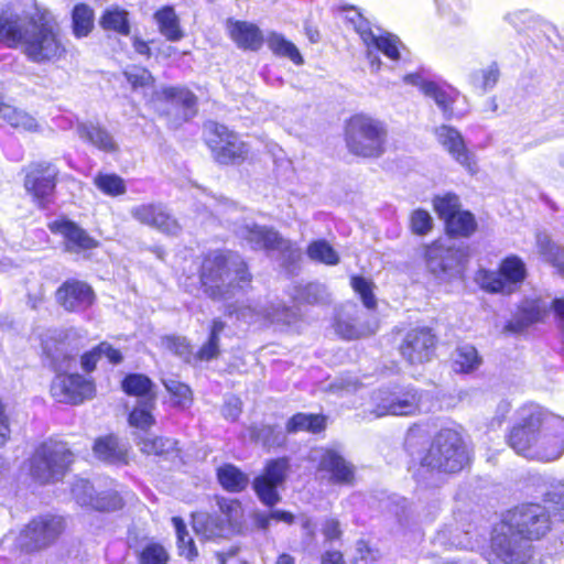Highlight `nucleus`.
Instances as JSON below:
<instances>
[{
	"mask_svg": "<svg viewBox=\"0 0 564 564\" xmlns=\"http://www.w3.org/2000/svg\"><path fill=\"white\" fill-rule=\"evenodd\" d=\"M79 334L69 329H47L41 336L43 354L56 377L51 384V394L57 401L68 404H79L95 397L96 388L93 381L80 375H63L75 361L79 347Z\"/></svg>",
	"mask_w": 564,
	"mask_h": 564,
	"instance_id": "nucleus-1",
	"label": "nucleus"
},
{
	"mask_svg": "<svg viewBox=\"0 0 564 564\" xmlns=\"http://www.w3.org/2000/svg\"><path fill=\"white\" fill-rule=\"evenodd\" d=\"M199 280L203 292L214 301H228L251 281L243 259L234 252L213 251L200 267Z\"/></svg>",
	"mask_w": 564,
	"mask_h": 564,
	"instance_id": "nucleus-2",
	"label": "nucleus"
},
{
	"mask_svg": "<svg viewBox=\"0 0 564 564\" xmlns=\"http://www.w3.org/2000/svg\"><path fill=\"white\" fill-rule=\"evenodd\" d=\"M547 411L531 404L520 411V423L509 434V445L520 455L531 459L552 462L564 453V419H552L555 426L561 429L557 443L544 447L539 443L540 430L543 429Z\"/></svg>",
	"mask_w": 564,
	"mask_h": 564,
	"instance_id": "nucleus-3",
	"label": "nucleus"
},
{
	"mask_svg": "<svg viewBox=\"0 0 564 564\" xmlns=\"http://www.w3.org/2000/svg\"><path fill=\"white\" fill-rule=\"evenodd\" d=\"M20 46L34 63L54 62L66 53L58 23L47 9L37 7L28 20Z\"/></svg>",
	"mask_w": 564,
	"mask_h": 564,
	"instance_id": "nucleus-4",
	"label": "nucleus"
},
{
	"mask_svg": "<svg viewBox=\"0 0 564 564\" xmlns=\"http://www.w3.org/2000/svg\"><path fill=\"white\" fill-rule=\"evenodd\" d=\"M351 286L362 300L368 311L360 308L357 304L347 303L343 305L337 314L335 330L346 339H358L372 335L378 329V321L370 310L376 308L377 301L372 292V283L362 276H354Z\"/></svg>",
	"mask_w": 564,
	"mask_h": 564,
	"instance_id": "nucleus-5",
	"label": "nucleus"
},
{
	"mask_svg": "<svg viewBox=\"0 0 564 564\" xmlns=\"http://www.w3.org/2000/svg\"><path fill=\"white\" fill-rule=\"evenodd\" d=\"M468 462L459 434L446 429L440 431L427 452L421 457V467L440 473H457Z\"/></svg>",
	"mask_w": 564,
	"mask_h": 564,
	"instance_id": "nucleus-6",
	"label": "nucleus"
},
{
	"mask_svg": "<svg viewBox=\"0 0 564 564\" xmlns=\"http://www.w3.org/2000/svg\"><path fill=\"white\" fill-rule=\"evenodd\" d=\"M387 128L383 122L365 115L350 118L346 127V144L350 153L362 158H379L384 152Z\"/></svg>",
	"mask_w": 564,
	"mask_h": 564,
	"instance_id": "nucleus-7",
	"label": "nucleus"
},
{
	"mask_svg": "<svg viewBox=\"0 0 564 564\" xmlns=\"http://www.w3.org/2000/svg\"><path fill=\"white\" fill-rule=\"evenodd\" d=\"M72 463V453L63 442L42 443L30 458V475L40 484L58 481Z\"/></svg>",
	"mask_w": 564,
	"mask_h": 564,
	"instance_id": "nucleus-8",
	"label": "nucleus"
},
{
	"mask_svg": "<svg viewBox=\"0 0 564 564\" xmlns=\"http://www.w3.org/2000/svg\"><path fill=\"white\" fill-rule=\"evenodd\" d=\"M205 138L213 159L219 164L236 165L248 159V144L224 124L214 121L207 122Z\"/></svg>",
	"mask_w": 564,
	"mask_h": 564,
	"instance_id": "nucleus-9",
	"label": "nucleus"
},
{
	"mask_svg": "<svg viewBox=\"0 0 564 564\" xmlns=\"http://www.w3.org/2000/svg\"><path fill=\"white\" fill-rule=\"evenodd\" d=\"M527 275L524 261L519 256L510 254L500 262L497 271L481 270L477 279L488 292L510 294L521 286Z\"/></svg>",
	"mask_w": 564,
	"mask_h": 564,
	"instance_id": "nucleus-10",
	"label": "nucleus"
},
{
	"mask_svg": "<svg viewBox=\"0 0 564 564\" xmlns=\"http://www.w3.org/2000/svg\"><path fill=\"white\" fill-rule=\"evenodd\" d=\"M492 550L503 564H527L532 558V544L506 521L496 529Z\"/></svg>",
	"mask_w": 564,
	"mask_h": 564,
	"instance_id": "nucleus-11",
	"label": "nucleus"
},
{
	"mask_svg": "<svg viewBox=\"0 0 564 564\" xmlns=\"http://www.w3.org/2000/svg\"><path fill=\"white\" fill-rule=\"evenodd\" d=\"M65 529L62 517L45 514L31 520L21 531L20 546L26 552L41 551L57 541Z\"/></svg>",
	"mask_w": 564,
	"mask_h": 564,
	"instance_id": "nucleus-12",
	"label": "nucleus"
},
{
	"mask_svg": "<svg viewBox=\"0 0 564 564\" xmlns=\"http://www.w3.org/2000/svg\"><path fill=\"white\" fill-rule=\"evenodd\" d=\"M503 521L531 542L544 536L551 529L550 514L536 503L523 505L509 511Z\"/></svg>",
	"mask_w": 564,
	"mask_h": 564,
	"instance_id": "nucleus-13",
	"label": "nucleus"
},
{
	"mask_svg": "<svg viewBox=\"0 0 564 564\" xmlns=\"http://www.w3.org/2000/svg\"><path fill=\"white\" fill-rule=\"evenodd\" d=\"M355 23V29L357 33L360 35L362 42L368 48V58L370 61L371 67L377 72L380 68L381 61L375 54L373 51H378L383 53L387 57L397 61L400 57L399 47L401 45L400 40L388 32L384 33H376L370 28L369 22L364 20L360 14L357 17V21L352 20Z\"/></svg>",
	"mask_w": 564,
	"mask_h": 564,
	"instance_id": "nucleus-14",
	"label": "nucleus"
},
{
	"mask_svg": "<svg viewBox=\"0 0 564 564\" xmlns=\"http://www.w3.org/2000/svg\"><path fill=\"white\" fill-rule=\"evenodd\" d=\"M289 469L288 458L273 459L267 464L263 474L254 478L252 487L263 505L273 507L280 501L278 488L284 484Z\"/></svg>",
	"mask_w": 564,
	"mask_h": 564,
	"instance_id": "nucleus-15",
	"label": "nucleus"
},
{
	"mask_svg": "<svg viewBox=\"0 0 564 564\" xmlns=\"http://www.w3.org/2000/svg\"><path fill=\"white\" fill-rule=\"evenodd\" d=\"M373 400L377 417L384 415H413L419 411L420 394L413 388L400 391H379Z\"/></svg>",
	"mask_w": 564,
	"mask_h": 564,
	"instance_id": "nucleus-16",
	"label": "nucleus"
},
{
	"mask_svg": "<svg viewBox=\"0 0 564 564\" xmlns=\"http://www.w3.org/2000/svg\"><path fill=\"white\" fill-rule=\"evenodd\" d=\"M58 170L50 163L35 165L24 181V187L40 208H46L53 200Z\"/></svg>",
	"mask_w": 564,
	"mask_h": 564,
	"instance_id": "nucleus-17",
	"label": "nucleus"
},
{
	"mask_svg": "<svg viewBox=\"0 0 564 564\" xmlns=\"http://www.w3.org/2000/svg\"><path fill=\"white\" fill-rule=\"evenodd\" d=\"M130 215L140 224L166 235H177L181 231L177 220L161 204L148 203L133 206Z\"/></svg>",
	"mask_w": 564,
	"mask_h": 564,
	"instance_id": "nucleus-18",
	"label": "nucleus"
},
{
	"mask_svg": "<svg viewBox=\"0 0 564 564\" xmlns=\"http://www.w3.org/2000/svg\"><path fill=\"white\" fill-rule=\"evenodd\" d=\"M56 302L67 312H83L95 301L91 286L80 280L68 279L56 290Z\"/></svg>",
	"mask_w": 564,
	"mask_h": 564,
	"instance_id": "nucleus-19",
	"label": "nucleus"
},
{
	"mask_svg": "<svg viewBox=\"0 0 564 564\" xmlns=\"http://www.w3.org/2000/svg\"><path fill=\"white\" fill-rule=\"evenodd\" d=\"M435 348V337L427 328L410 330L401 346L402 357L411 365L423 364L431 360Z\"/></svg>",
	"mask_w": 564,
	"mask_h": 564,
	"instance_id": "nucleus-20",
	"label": "nucleus"
},
{
	"mask_svg": "<svg viewBox=\"0 0 564 564\" xmlns=\"http://www.w3.org/2000/svg\"><path fill=\"white\" fill-rule=\"evenodd\" d=\"M317 471L325 473L328 481L337 485L351 486L355 481V466L332 448L319 452Z\"/></svg>",
	"mask_w": 564,
	"mask_h": 564,
	"instance_id": "nucleus-21",
	"label": "nucleus"
},
{
	"mask_svg": "<svg viewBox=\"0 0 564 564\" xmlns=\"http://www.w3.org/2000/svg\"><path fill=\"white\" fill-rule=\"evenodd\" d=\"M236 234L254 250H284L289 245V242L272 228L259 226L254 223L240 225Z\"/></svg>",
	"mask_w": 564,
	"mask_h": 564,
	"instance_id": "nucleus-22",
	"label": "nucleus"
},
{
	"mask_svg": "<svg viewBox=\"0 0 564 564\" xmlns=\"http://www.w3.org/2000/svg\"><path fill=\"white\" fill-rule=\"evenodd\" d=\"M226 313L229 316L236 315L238 319L247 323H254L263 318L271 323L291 324L295 319L294 312L280 304L272 305L267 310H258L250 305L241 306L239 308L228 305L226 307Z\"/></svg>",
	"mask_w": 564,
	"mask_h": 564,
	"instance_id": "nucleus-23",
	"label": "nucleus"
},
{
	"mask_svg": "<svg viewBox=\"0 0 564 564\" xmlns=\"http://www.w3.org/2000/svg\"><path fill=\"white\" fill-rule=\"evenodd\" d=\"M438 142L460 165L470 173H476L477 166L473 154L467 150L459 131L449 126H441L435 131Z\"/></svg>",
	"mask_w": 564,
	"mask_h": 564,
	"instance_id": "nucleus-24",
	"label": "nucleus"
},
{
	"mask_svg": "<svg viewBox=\"0 0 564 564\" xmlns=\"http://www.w3.org/2000/svg\"><path fill=\"white\" fill-rule=\"evenodd\" d=\"M93 486L85 480L73 488V495L82 506H91L101 511H115L122 507V499L116 491H107L94 497Z\"/></svg>",
	"mask_w": 564,
	"mask_h": 564,
	"instance_id": "nucleus-25",
	"label": "nucleus"
},
{
	"mask_svg": "<svg viewBox=\"0 0 564 564\" xmlns=\"http://www.w3.org/2000/svg\"><path fill=\"white\" fill-rule=\"evenodd\" d=\"M425 259L429 270L440 279L454 274L460 263L457 251L437 245L426 249Z\"/></svg>",
	"mask_w": 564,
	"mask_h": 564,
	"instance_id": "nucleus-26",
	"label": "nucleus"
},
{
	"mask_svg": "<svg viewBox=\"0 0 564 564\" xmlns=\"http://www.w3.org/2000/svg\"><path fill=\"white\" fill-rule=\"evenodd\" d=\"M48 227L53 232L61 234L65 238L67 251L79 252L97 247V241L73 221L56 220Z\"/></svg>",
	"mask_w": 564,
	"mask_h": 564,
	"instance_id": "nucleus-27",
	"label": "nucleus"
},
{
	"mask_svg": "<svg viewBox=\"0 0 564 564\" xmlns=\"http://www.w3.org/2000/svg\"><path fill=\"white\" fill-rule=\"evenodd\" d=\"M421 91L434 100L445 119L458 118L465 115L464 110H458L454 106L459 99V93L455 88L440 86L432 82L422 83Z\"/></svg>",
	"mask_w": 564,
	"mask_h": 564,
	"instance_id": "nucleus-28",
	"label": "nucleus"
},
{
	"mask_svg": "<svg viewBox=\"0 0 564 564\" xmlns=\"http://www.w3.org/2000/svg\"><path fill=\"white\" fill-rule=\"evenodd\" d=\"M32 13L23 18L11 10L0 11V42L8 46H18L21 44L24 30L28 28V20Z\"/></svg>",
	"mask_w": 564,
	"mask_h": 564,
	"instance_id": "nucleus-29",
	"label": "nucleus"
},
{
	"mask_svg": "<svg viewBox=\"0 0 564 564\" xmlns=\"http://www.w3.org/2000/svg\"><path fill=\"white\" fill-rule=\"evenodd\" d=\"M193 529L198 536L205 540L225 538L230 532V528L224 518L205 512L193 514Z\"/></svg>",
	"mask_w": 564,
	"mask_h": 564,
	"instance_id": "nucleus-30",
	"label": "nucleus"
},
{
	"mask_svg": "<svg viewBox=\"0 0 564 564\" xmlns=\"http://www.w3.org/2000/svg\"><path fill=\"white\" fill-rule=\"evenodd\" d=\"M227 29L232 41L241 48L256 51L262 44V34L252 23L229 19L227 21Z\"/></svg>",
	"mask_w": 564,
	"mask_h": 564,
	"instance_id": "nucleus-31",
	"label": "nucleus"
},
{
	"mask_svg": "<svg viewBox=\"0 0 564 564\" xmlns=\"http://www.w3.org/2000/svg\"><path fill=\"white\" fill-rule=\"evenodd\" d=\"M164 99L174 106L181 107L182 112L177 119V124L188 121L197 113V98L186 88L165 87L161 91Z\"/></svg>",
	"mask_w": 564,
	"mask_h": 564,
	"instance_id": "nucleus-32",
	"label": "nucleus"
},
{
	"mask_svg": "<svg viewBox=\"0 0 564 564\" xmlns=\"http://www.w3.org/2000/svg\"><path fill=\"white\" fill-rule=\"evenodd\" d=\"M78 137L106 152L116 151L117 144L111 134L104 128L94 123H79L76 128Z\"/></svg>",
	"mask_w": 564,
	"mask_h": 564,
	"instance_id": "nucleus-33",
	"label": "nucleus"
},
{
	"mask_svg": "<svg viewBox=\"0 0 564 564\" xmlns=\"http://www.w3.org/2000/svg\"><path fill=\"white\" fill-rule=\"evenodd\" d=\"M154 20L160 33L171 42H177L184 37V31L180 25V19L171 6H165L154 13Z\"/></svg>",
	"mask_w": 564,
	"mask_h": 564,
	"instance_id": "nucleus-34",
	"label": "nucleus"
},
{
	"mask_svg": "<svg viewBox=\"0 0 564 564\" xmlns=\"http://www.w3.org/2000/svg\"><path fill=\"white\" fill-rule=\"evenodd\" d=\"M94 453L97 458L111 464L127 462V449L121 446L115 436H105L96 440Z\"/></svg>",
	"mask_w": 564,
	"mask_h": 564,
	"instance_id": "nucleus-35",
	"label": "nucleus"
},
{
	"mask_svg": "<svg viewBox=\"0 0 564 564\" xmlns=\"http://www.w3.org/2000/svg\"><path fill=\"white\" fill-rule=\"evenodd\" d=\"M155 397H148L147 399H138L137 405L129 415L130 425L142 431L148 430L155 423L152 414L155 409Z\"/></svg>",
	"mask_w": 564,
	"mask_h": 564,
	"instance_id": "nucleus-36",
	"label": "nucleus"
},
{
	"mask_svg": "<svg viewBox=\"0 0 564 564\" xmlns=\"http://www.w3.org/2000/svg\"><path fill=\"white\" fill-rule=\"evenodd\" d=\"M217 477L223 488L232 492L243 490L249 482L248 476L230 464L219 467Z\"/></svg>",
	"mask_w": 564,
	"mask_h": 564,
	"instance_id": "nucleus-37",
	"label": "nucleus"
},
{
	"mask_svg": "<svg viewBox=\"0 0 564 564\" xmlns=\"http://www.w3.org/2000/svg\"><path fill=\"white\" fill-rule=\"evenodd\" d=\"M481 358L471 345L459 346L454 354L453 368L456 372L469 373L478 369Z\"/></svg>",
	"mask_w": 564,
	"mask_h": 564,
	"instance_id": "nucleus-38",
	"label": "nucleus"
},
{
	"mask_svg": "<svg viewBox=\"0 0 564 564\" xmlns=\"http://www.w3.org/2000/svg\"><path fill=\"white\" fill-rule=\"evenodd\" d=\"M0 117L10 126L25 131H35L37 122L28 112L2 102L0 105Z\"/></svg>",
	"mask_w": 564,
	"mask_h": 564,
	"instance_id": "nucleus-39",
	"label": "nucleus"
},
{
	"mask_svg": "<svg viewBox=\"0 0 564 564\" xmlns=\"http://www.w3.org/2000/svg\"><path fill=\"white\" fill-rule=\"evenodd\" d=\"M106 357L111 364H119L122 360V355L119 350L115 349L108 343H101L93 350L86 352L82 357V367L85 371H93L97 361Z\"/></svg>",
	"mask_w": 564,
	"mask_h": 564,
	"instance_id": "nucleus-40",
	"label": "nucleus"
},
{
	"mask_svg": "<svg viewBox=\"0 0 564 564\" xmlns=\"http://www.w3.org/2000/svg\"><path fill=\"white\" fill-rule=\"evenodd\" d=\"M137 445L140 451L147 455H165L176 447V441L163 438L154 435L138 436Z\"/></svg>",
	"mask_w": 564,
	"mask_h": 564,
	"instance_id": "nucleus-41",
	"label": "nucleus"
},
{
	"mask_svg": "<svg viewBox=\"0 0 564 564\" xmlns=\"http://www.w3.org/2000/svg\"><path fill=\"white\" fill-rule=\"evenodd\" d=\"M325 427V417L318 414L297 413L293 415L286 423V431L289 433H296L300 431H308L317 433Z\"/></svg>",
	"mask_w": 564,
	"mask_h": 564,
	"instance_id": "nucleus-42",
	"label": "nucleus"
},
{
	"mask_svg": "<svg viewBox=\"0 0 564 564\" xmlns=\"http://www.w3.org/2000/svg\"><path fill=\"white\" fill-rule=\"evenodd\" d=\"M73 33L76 37L87 36L94 28V11L93 9L80 3L75 6L72 13Z\"/></svg>",
	"mask_w": 564,
	"mask_h": 564,
	"instance_id": "nucleus-43",
	"label": "nucleus"
},
{
	"mask_svg": "<svg viewBox=\"0 0 564 564\" xmlns=\"http://www.w3.org/2000/svg\"><path fill=\"white\" fill-rule=\"evenodd\" d=\"M446 230L452 236L469 237L475 232L477 223L471 213L459 210L445 223Z\"/></svg>",
	"mask_w": 564,
	"mask_h": 564,
	"instance_id": "nucleus-44",
	"label": "nucleus"
},
{
	"mask_svg": "<svg viewBox=\"0 0 564 564\" xmlns=\"http://www.w3.org/2000/svg\"><path fill=\"white\" fill-rule=\"evenodd\" d=\"M152 388V381L147 376L140 373L128 375L122 381L123 391L130 395L138 397V399L156 398Z\"/></svg>",
	"mask_w": 564,
	"mask_h": 564,
	"instance_id": "nucleus-45",
	"label": "nucleus"
},
{
	"mask_svg": "<svg viewBox=\"0 0 564 564\" xmlns=\"http://www.w3.org/2000/svg\"><path fill=\"white\" fill-rule=\"evenodd\" d=\"M100 25L105 30L115 31L121 35H128L130 32L128 12L119 8L108 9L100 19Z\"/></svg>",
	"mask_w": 564,
	"mask_h": 564,
	"instance_id": "nucleus-46",
	"label": "nucleus"
},
{
	"mask_svg": "<svg viewBox=\"0 0 564 564\" xmlns=\"http://www.w3.org/2000/svg\"><path fill=\"white\" fill-rule=\"evenodd\" d=\"M307 256L314 261L334 265L339 262L338 253L325 240H316L307 247Z\"/></svg>",
	"mask_w": 564,
	"mask_h": 564,
	"instance_id": "nucleus-47",
	"label": "nucleus"
},
{
	"mask_svg": "<svg viewBox=\"0 0 564 564\" xmlns=\"http://www.w3.org/2000/svg\"><path fill=\"white\" fill-rule=\"evenodd\" d=\"M172 522L176 531L180 554L188 560L195 558L197 556V550L192 536L186 530L184 521L180 517H173Z\"/></svg>",
	"mask_w": 564,
	"mask_h": 564,
	"instance_id": "nucleus-48",
	"label": "nucleus"
},
{
	"mask_svg": "<svg viewBox=\"0 0 564 564\" xmlns=\"http://www.w3.org/2000/svg\"><path fill=\"white\" fill-rule=\"evenodd\" d=\"M536 247L539 253L544 261L553 264L554 267L562 265V249L556 246L546 234L539 232L536 235Z\"/></svg>",
	"mask_w": 564,
	"mask_h": 564,
	"instance_id": "nucleus-49",
	"label": "nucleus"
},
{
	"mask_svg": "<svg viewBox=\"0 0 564 564\" xmlns=\"http://www.w3.org/2000/svg\"><path fill=\"white\" fill-rule=\"evenodd\" d=\"M296 299L308 304H324L328 302L329 294L324 284L308 283L297 289Z\"/></svg>",
	"mask_w": 564,
	"mask_h": 564,
	"instance_id": "nucleus-50",
	"label": "nucleus"
},
{
	"mask_svg": "<svg viewBox=\"0 0 564 564\" xmlns=\"http://www.w3.org/2000/svg\"><path fill=\"white\" fill-rule=\"evenodd\" d=\"M169 558L166 549L155 542L147 543L138 555L140 564H166Z\"/></svg>",
	"mask_w": 564,
	"mask_h": 564,
	"instance_id": "nucleus-51",
	"label": "nucleus"
},
{
	"mask_svg": "<svg viewBox=\"0 0 564 564\" xmlns=\"http://www.w3.org/2000/svg\"><path fill=\"white\" fill-rule=\"evenodd\" d=\"M269 46L275 54L289 57L296 65L303 64V58L297 47L293 43L286 41L283 36L273 34L269 39Z\"/></svg>",
	"mask_w": 564,
	"mask_h": 564,
	"instance_id": "nucleus-52",
	"label": "nucleus"
},
{
	"mask_svg": "<svg viewBox=\"0 0 564 564\" xmlns=\"http://www.w3.org/2000/svg\"><path fill=\"white\" fill-rule=\"evenodd\" d=\"M94 182L106 195L118 196L126 193L124 181L116 174H98Z\"/></svg>",
	"mask_w": 564,
	"mask_h": 564,
	"instance_id": "nucleus-53",
	"label": "nucleus"
},
{
	"mask_svg": "<svg viewBox=\"0 0 564 564\" xmlns=\"http://www.w3.org/2000/svg\"><path fill=\"white\" fill-rule=\"evenodd\" d=\"M434 208L445 223L460 210V203L458 196L454 194H446L438 196L434 199Z\"/></svg>",
	"mask_w": 564,
	"mask_h": 564,
	"instance_id": "nucleus-54",
	"label": "nucleus"
},
{
	"mask_svg": "<svg viewBox=\"0 0 564 564\" xmlns=\"http://www.w3.org/2000/svg\"><path fill=\"white\" fill-rule=\"evenodd\" d=\"M162 345L165 349L181 357L186 362H191L192 359H194L191 345L185 337L166 336L162 338Z\"/></svg>",
	"mask_w": 564,
	"mask_h": 564,
	"instance_id": "nucleus-55",
	"label": "nucleus"
},
{
	"mask_svg": "<svg viewBox=\"0 0 564 564\" xmlns=\"http://www.w3.org/2000/svg\"><path fill=\"white\" fill-rule=\"evenodd\" d=\"M251 437L267 447L279 446L283 442L281 431H276L271 425L253 426L251 429Z\"/></svg>",
	"mask_w": 564,
	"mask_h": 564,
	"instance_id": "nucleus-56",
	"label": "nucleus"
},
{
	"mask_svg": "<svg viewBox=\"0 0 564 564\" xmlns=\"http://www.w3.org/2000/svg\"><path fill=\"white\" fill-rule=\"evenodd\" d=\"M499 68L496 63H492L487 68L475 72L471 75L473 84L482 89L484 91L491 89L499 79Z\"/></svg>",
	"mask_w": 564,
	"mask_h": 564,
	"instance_id": "nucleus-57",
	"label": "nucleus"
},
{
	"mask_svg": "<svg viewBox=\"0 0 564 564\" xmlns=\"http://www.w3.org/2000/svg\"><path fill=\"white\" fill-rule=\"evenodd\" d=\"M549 306L542 301H530L527 302L522 307V325L527 326L532 323L542 321L547 314Z\"/></svg>",
	"mask_w": 564,
	"mask_h": 564,
	"instance_id": "nucleus-58",
	"label": "nucleus"
},
{
	"mask_svg": "<svg viewBox=\"0 0 564 564\" xmlns=\"http://www.w3.org/2000/svg\"><path fill=\"white\" fill-rule=\"evenodd\" d=\"M552 419L563 417L547 412L543 429L540 430L539 435V443L544 447H550L560 440L561 429L554 425Z\"/></svg>",
	"mask_w": 564,
	"mask_h": 564,
	"instance_id": "nucleus-59",
	"label": "nucleus"
},
{
	"mask_svg": "<svg viewBox=\"0 0 564 564\" xmlns=\"http://www.w3.org/2000/svg\"><path fill=\"white\" fill-rule=\"evenodd\" d=\"M123 75L134 90L150 87L154 83L151 73L142 67H131L124 70Z\"/></svg>",
	"mask_w": 564,
	"mask_h": 564,
	"instance_id": "nucleus-60",
	"label": "nucleus"
},
{
	"mask_svg": "<svg viewBox=\"0 0 564 564\" xmlns=\"http://www.w3.org/2000/svg\"><path fill=\"white\" fill-rule=\"evenodd\" d=\"M544 501L551 503L554 509L564 512V480L552 479L547 484Z\"/></svg>",
	"mask_w": 564,
	"mask_h": 564,
	"instance_id": "nucleus-61",
	"label": "nucleus"
},
{
	"mask_svg": "<svg viewBox=\"0 0 564 564\" xmlns=\"http://www.w3.org/2000/svg\"><path fill=\"white\" fill-rule=\"evenodd\" d=\"M165 389L175 398V403L185 406L191 402L192 391L188 386L175 380L166 379L163 381Z\"/></svg>",
	"mask_w": 564,
	"mask_h": 564,
	"instance_id": "nucleus-62",
	"label": "nucleus"
},
{
	"mask_svg": "<svg viewBox=\"0 0 564 564\" xmlns=\"http://www.w3.org/2000/svg\"><path fill=\"white\" fill-rule=\"evenodd\" d=\"M507 20L519 31H525L533 28L538 22L539 18L534 17L528 10L516 11L507 15Z\"/></svg>",
	"mask_w": 564,
	"mask_h": 564,
	"instance_id": "nucleus-63",
	"label": "nucleus"
},
{
	"mask_svg": "<svg viewBox=\"0 0 564 564\" xmlns=\"http://www.w3.org/2000/svg\"><path fill=\"white\" fill-rule=\"evenodd\" d=\"M433 225L431 215L423 209H416L411 215V228L417 235H426Z\"/></svg>",
	"mask_w": 564,
	"mask_h": 564,
	"instance_id": "nucleus-64",
	"label": "nucleus"
}]
</instances>
